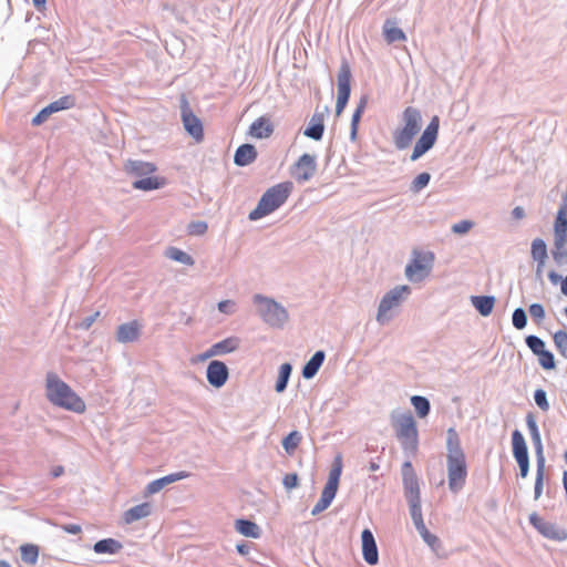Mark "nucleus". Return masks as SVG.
<instances>
[{
    "mask_svg": "<svg viewBox=\"0 0 567 567\" xmlns=\"http://www.w3.org/2000/svg\"><path fill=\"white\" fill-rule=\"evenodd\" d=\"M392 425L404 453L414 455L419 445V432L412 413L408 411L392 414Z\"/></svg>",
    "mask_w": 567,
    "mask_h": 567,
    "instance_id": "20e7f679",
    "label": "nucleus"
},
{
    "mask_svg": "<svg viewBox=\"0 0 567 567\" xmlns=\"http://www.w3.org/2000/svg\"><path fill=\"white\" fill-rule=\"evenodd\" d=\"M100 316V312L96 311L95 313L91 315V316H87L85 317L81 323H80V328L84 329V330H87L91 328V326L94 323V321L96 320V318Z\"/></svg>",
    "mask_w": 567,
    "mask_h": 567,
    "instance_id": "052dcab7",
    "label": "nucleus"
},
{
    "mask_svg": "<svg viewBox=\"0 0 567 567\" xmlns=\"http://www.w3.org/2000/svg\"><path fill=\"white\" fill-rule=\"evenodd\" d=\"M291 372L292 365L290 363L286 362L280 365L277 382L275 385L276 392L282 393L287 389Z\"/></svg>",
    "mask_w": 567,
    "mask_h": 567,
    "instance_id": "e433bc0d",
    "label": "nucleus"
},
{
    "mask_svg": "<svg viewBox=\"0 0 567 567\" xmlns=\"http://www.w3.org/2000/svg\"><path fill=\"white\" fill-rule=\"evenodd\" d=\"M383 34L388 43L404 41L406 39L405 33L395 25L394 21L391 20H386L384 22Z\"/></svg>",
    "mask_w": 567,
    "mask_h": 567,
    "instance_id": "72a5a7b5",
    "label": "nucleus"
},
{
    "mask_svg": "<svg viewBox=\"0 0 567 567\" xmlns=\"http://www.w3.org/2000/svg\"><path fill=\"white\" fill-rule=\"evenodd\" d=\"M337 492L338 491L324 486L319 501L311 511V515L316 516L326 511L331 505Z\"/></svg>",
    "mask_w": 567,
    "mask_h": 567,
    "instance_id": "f704fd0d",
    "label": "nucleus"
},
{
    "mask_svg": "<svg viewBox=\"0 0 567 567\" xmlns=\"http://www.w3.org/2000/svg\"><path fill=\"white\" fill-rule=\"evenodd\" d=\"M537 357L539 358V364L543 369L551 370L556 367L554 354L550 351L545 349Z\"/></svg>",
    "mask_w": 567,
    "mask_h": 567,
    "instance_id": "603ef678",
    "label": "nucleus"
},
{
    "mask_svg": "<svg viewBox=\"0 0 567 567\" xmlns=\"http://www.w3.org/2000/svg\"><path fill=\"white\" fill-rule=\"evenodd\" d=\"M302 440V435L298 431L290 432L286 437H284L281 444L284 450L289 454H293L298 445Z\"/></svg>",
    "mask_w": 567,
    "mask_h": 567,
    "instance_id": "37998d69",
    "label": "nucleus"
},
{
    "mask_svg": "<svg viewBox=\"0 0 567 567\" xmlns=\"http://www.w3.org/2000/svg\"><path fill=\"white\" fill-rule=\"evenodd\" d=\"M45 398L54 406L74 412L85 411L84 401L55 372L45 375Z\"/></svg>",
    "mask_w": 567,
    "mask_h": 567,
    "instance_id": "f03ea898",
    "label": "nucleus"
},
{
    "mask_svg": "<svg viewBox=\"0 0 567 567\" xmlns=\"http://www.w3.org/2000/svg\"><path fill=\"white\" fill-rule=\"evenodd\" d=\"M362 555L367 564L373 566L379 561L378 546L372 532L365 528L361 533Z\"/></svg>",
    "mask_w": 567,
    "mask_h": 567,
    "instance_id": "6ab92c4d",
    "label": "nucleus"
},
{
    "mask_svg": "<svg viewBox=\"0 0 567 567\" xmlns=\"http://www.w3.org/2000/svg\"><path fill=\"white\" fill-rule=\"evenodd\" d=\"M411 403L414 406L419 417L423 419L429 415L431 411V404L427 398L422 395H413Z\"/></svg>",
    "mask_w": 567,
    "mask_h": 567,
    "instance_id": "a19ab883",
    "label": "nucleus"
},
{
    "mask_svg": "<svg viewBox=\"0 0 567 567\" xmlns=\"http://www.w3.org/2000/svg\"><path fill=\"white\" fill-rule=\"evenodd\" d=\"M411 293V288L406 285L396 286L388 291L380 301L377 321L381 324L392 319L391 310L398 308L403 300Z\"/></svg>",
    "mask_w": 567,
    "mask_h": 567,
    "instance_id": "6e6552de",
    "label": "nucleus"
},
{
    "mask_svg": "<svg viewBox=\"0 0 567 567\" xmlns=\"http://www.w3.org/2000/svg\"><path fill=\"white\" fill-rule=\"evenodd\" d=\"M446 452L449 488L452 493L456 494L465 485L467 465L458 433L454 427H450L446 431Z\"/></svg>",
    "mask_w": 567,
    "mask_h": 567,
    "instance_id": "f257e3e1",
    "label": "nucleus"
},
{
    "mask_svg": "<svg viewBox=\"0 0 567 567\" xmlns=\"http://www.w3.org/2000/svg\"><path fill=\"white\" fill-rule=\"evenodd\" d=\"M341 472H342L341 456H337L334 458V462L330 470L328 482L326 483L324 486L332 488L334 491H338Z\"/></svg>",
    "mask_w": 567,
    "mask_h": 567,
    "instance_id": "58836bf2",
    "label": "nucleus"
},
{
    "mask_svg": "<svg viewBox=\"0 0 567 567\" xmlns=\"http://www.w3.org/2000/svg\"><path fill=\"white\" fill-rule=\"evenodd\" d=\"M512 446L513 455L517 463L529 460L526 441L522 432L518 430H515L512 433Z\"/></svg>",
    "mask_w": 567,
    "mask_h": 567,
    "instance_id": "412c9836",
    "label": "nucleus"
},
{
    "mask_svg": "<svg viewBox=\"0 0 567 567\" xmlns=\"http://www.w3.org/2000/svg\"><path fill=\"white\" fill-rule=\"evenodd\" d=\"M282 484L287 491H291L299 486V477L296 473L286 474Z\"/></svg>",
    "mask_w": 567,
    "mask_h": 567,
    "instance_id": "4d7b16f0",
    "label": "nucleus"
},
{
    "mask_svg": "<svg viewBox=\"0 0 567 567\" xmlns=\"http://www.w3.org/2000/svg\"><path fill=\"white\" fill-rule=\"evenodd\" d=\"M329 111L328 106H324L321 111L318 109L311 116L308 126L303 131V135L313 140L320 141L324 132V115Z\"/></svg>",
    "mask_w": 567,
    "mask_h": 567,
    "instance_id": "a211bd4d",
    "label": "nucleus"
},
{
    "mask_svg": "<svg viewBox=\"0 0 567 567\" xmlns=\"http://www.w3.org/2000/svg\"><path fill=\"white\" fill-rule=\"evenodd\" d=\"M123 548V545L114 538H104L93 545V550L96 554L114 555Z\"/></svg>",
    "mask_w": 567,
    "mask_h": 567,
    "instance_id": "2f4dec72",
    "label": "nucleus"
},
{
    "mask_svg": "<svg viewBox=\"0 0 567 567\" xmlns=\"http://www.w3.org/2000/svg\"><path fill=\"white\" fill-rule=\"evenodd\" d=\"M434 254L413 250V258L405 267V277L411 282H420L425 279L433 267Z\"/></svg>",
    "mask_w": 567,
    "mask_h": 567,
    "instance_id": "1a4fd4ad",
    "label": "nucleus"
},
{
    "mask_svg": "<svg viewBox=\"0 0 567 567\" xmlns=\"http://www.w3.org/2000/svg\"><path fill=\"white\" fill-rule=\"evenodd\" d=\"M187 476H188V473H186V472H177V473H172V474H168L161 478L154 480L151 483H148L147 486L145 487L144 495L148 496V495L158 493L167 485L175 483L177 481H181L183 478H186Z\"/></svg>",
    "mask_w": 567,
    "mask_h": 567,
    "instance_id": "aec40b11",
    "label": "nucleus"
},
{
    "mask_svg": "<svg viewBox=\"0 0 567 567\" xmlns=\"http://www.w3.org/2000/svg\"><path fill=\"white\" fill-rule=\"evenodd\" d=\"M256 158H257L256 147L252 144L246 143V144L240 145L236 150L235 155H234V163L237 166L244 167V166H247V165L251 164L252 162H255Z\"/></svg>",
    "mask_w": 567,
    "mask_h": 567,
    "instance_id": "4be33fe9",
    "label": "nucleus"
},
{
    "mask_svg": "<svg viewBox=\"0 0 567 567\" xmlns=\"http://www.w3.org/2000/svg\"><path fill=\"white\" fill-rule=\"evenodd\" d=\"M229 371L227 365L219 360H213L208 363L206 378L214 388H221L228 380Z\"/></svg>",
    "mask_w": 567,
    "mask_h": 567,
    "instance_id": "f3484780",
    "label": "nucleus"
},
{
    "mask_svg": "<svg viewBox=\"0 0 567 567\" xmlns=\"http://www.w3.org/2000/svg\"><path fill=\"white\" fill-rule=\"evenodd\" d=\"M545 478V464H537L536 478L534 486V498L537 501L543 494Z\"/></svg>",
    "mask_w": 567,
    "mask_h": 567,
    "instance_id": "a18cd8bd",
    "label": "nucleus"
},
{
    "mask_svg": "<svg viewBox=\"0 0 567 567\" xmlns=\"http://www.w3.org/2000/svg\"><path fill=\"white\" fill-rule=\"evenodd\" d=\"M153 506L151 503H142L124 513V520L126 524H132L136 520L145 518L152 514Z\"/></svg>",
    "mask_w": 567,
    "mask_h": 567,
    "instance_id": "cd10ccee",
    "label": "nucleus"
},
{
    "mask_svg": "<svg viewBox=\"0 0 567 567\" xmlns=\"http://www.w3.org/2000/svg\"><path fill=\"white\" fill-rule=\"evenodd\" d=\"M473 226H474V223L471 220H461V221L452 225L451 230L454 234L464 235L467 231H470L473 228Z\"/></svg>",
    "mask_w": 567,
    "mask_h": 567,
    "instance_id": "6e6d98bb",
    "label": "nucleus"
},
{
    "mask_svg": "<svg viewBox=\"0 0 567 567\" xmlns=\"http://www.w3.org/2000/svg\"><path fill=\"white\" fill-rule=\"evenodd\" d=\"M403 126L398 127L392 134V141L396 150L408 148L422 127L420 110L408 106L402 113Z\"/></svg>",
    "mask_w": 567,
    "mask_h": 567,
    "instance_id": "39448f33",
    "label": "nucleus"
},
{
    "mask_svg": "<svg viewBox=\"0 0 567 567\" xmlns=\"http://www.w3.org/2000/svg\"><path fill=\"white\" fill-rule=\"evenodd\" d=\"M532 436V441H533V444L535 446V450H536V463L537 464H545L546 463V460H545V456H544V453H543V443H542V437H540V433H534V434H530Z\"/></svg>",
    "mask_w": 567,
    "mask_h": 567,
    "instance_id": "3c124183",
    "label": "nucleus"
},
{
    "mask_svg": "<svg viewBox=\"0 0 567 567\" xmlns=\"http://www.w3.org/2000/svg\"><path fill=\"white\" fill-rule=\"evenodd\" d=\"M410 515L417 533L420 534L424 543L427 544V546L433 550V553L440 556L442 550V543L437 536L430 533L429 529L426 528L423 520L422 509L411 512Z\"/></svg>",
    "mask_w": 567,
    "mask_h": 567,
    "instance_id": "2eb2a0df",
    "label": "nucleus"
},
{
    "mask_svg": "<svg viewBox=\"0 0 567 567\" xmlns=\"http://www.w3.org/2000/svg\"><path fill=\"white\" fill-rule=\"evenodd\" d=\"M125 171L130 175L144 177L147 176L156 171L155 164L151 162H143V161H127L125 163Z\"/></svg>",
    "mask_w": 567,
    "mask_h": 567,
    "instance_id": "a878e982",
    "label": "nucleus"
},
{
    "mask_svg": "<svg viewBox=\"0 0 567 567\" xmlns=\"http://www.w3.org/2000/svg\"><path fill=\"white\" fill-rule=\"evenodd\" d=\"M553 339L559 353L567 358V332L564 330H558L555 332Z\"/></svg>",
    "mask_w": 567,
    "mask_h": 567,
    "instance_id": "09e8293b",
    "label": "nucleus"
},
{
    "mask_svg": "<svg viewBox=\"0 0 567 567\" xmlns=\"http://www.w3.org/2000/svg\"><path fill=\"white\" fill-rule=\"evenodd\" d=\"M440 128V118L439 116H433L425 130L423 131L420 138L416 141L413 152L410 156L412 162L417 161L422 157L426 152H429L435 144L437 140Z\"/></svg>",
    "mask_w": 567,
    "mask_h": 567,
    "instance_id": "9b49d317",
    "label": "nucleus"
},
{
    "mask_svg": "<svg viewBox=\"0 0 567 567\" xmlns=\"http://www.w3.org/2000/svg\"><path fill=\"white\" fill-rule=\"evenodd\" d=\"M235 528L236 530L246 536L251 538H259L261 535L260 527L250 519L239 518L235 522Z\"/></svg>",
    "mask_w": 567,
    "mask_h": 567,
    "instance_id": "c756f323",
    "label": "nucleus"
},
{
    "mask_svg": "<svg viewBox=\"0 0 567 567\" xmlns=\"http://www.w3.org/2000/svg\"><path fill=\"white\" fill-rule=\"evenodd\" d=\"M529 523L534 528L537 529L539 534L544 537L555 540V542H564L567 539V529L560 527L556 523L547 522L543 519L536 512L529 515Z\"/></svg>",
    "mask_w": 567,
    "mask_h": 567,
    "instance_id": "ddd939ff",
    "label": "nucleus"
},
{
    "mask_svg": "<svg viewBox=\"0 0 567 567\" xmlns=\"http://www.w3.org/2000/svg\"><path fill=\"white\" fill-rule=\"evenodd\" d=\"M530 317L536 321L540 322L545 318V309L540 303H532L528 308Z\"/></svg>",
    "mask_w": 567,
    "mask_h": 567,
    "instance_id": "5fc2aeb1",
    "label": "nucleus"
},
{
    "mask_svg": "<svg viewBox=\"0 0 567 567\" xmlns=\"http://www.w3.org/2000/svg\"><path fill=\"white\" fill-rule=\"evenodd\" d=\"M431 175L426 172L419 174L411 183L410 189L413 193H419L429 185Z\"/></svg>",
    "mask_w": 567,
    "mask_h": 567,
    "instance_id": "8fccbe9b",
    "label": "nucleus"
},
{
    "mask_svg": "<svg viewBox=\"0 0 567 567\" xmlns=\"http://www.w3.org/2000/svg\"><path fill=\"white\" fill-rule=\"evenodd\" d=\"M513 216L517 219H520L525 216V210L523 207L517 206L513 209Z\"/></svg>",
    "mask_w": 567,
    "mask_h": 567,
    "instance_id": "774afa93",
    "label": "nucleus"
},
{
    "mask_svg": "<svg viewBox=\"0 0 567 567\" xmlns=\"http://www.w3.org/2000/svg\"><path fill=\"white\" fill-rule=\"evenodd\" d=\"M404 497L409 504L410 513L422 509L419 477L410 461H405L401 467Z\"/></svg>",
    "mask_w": 567,
    "mask_h": 567,
    "instance_id": "0eeeda50",
    "label": "nucleus"
},
{
    "mask_svg": "<svg viewBox=\"0 0 567 567\" xmlns=\"http://www.w3.org/2000/svg\"><path fill=\"white\" fill-rule=\"evenodd\" d=\"M317 172V161L315 155L303 154L293 165L292 175L298 183L310 181Z\"/></svg>",
    "mask_w": 567,
    "mask_h": 567,
    "instance_id": "dca6fc26",
    "label": "nucleus"
},
{
    "mask_svg": "<svg viewBox=\"0 0 567 567\" xmlns=\"http://www.w3.org/2000/svg\"><path fill=\"white\" fill-rule=\"evenodd\" d=\"M274 133V126L269 118L258 117L249 127V134L255 138H267Z\"/></svg>",
    "mask_w": 567,
    "mask_h": 567,
    "instance_id": "393cba45",
    "label": "nucleus"
},
{
    "mask_svg": "<svg viewBox=\"0 0 567 567\" xmlns=\"http://www.w3.org/2000/svg\"><path fill=\"white\" fill-rule=\"evenodd\" d=\"M527 315L523 308L519 307L513 311L512 322L517 330H523L527 326Z\"/></svg>",
    "mask_w": 567,
    "mask_h": 567,
    "instance_id": "49530a36",
    "label": "nucleus"
},
{
    "mask_svg": "<svg viewBox=\"0 0 567 567\" xmlns=\"http://www.w3.org/2000/svg\"><path fill=\"white\" fill-rule=\"evenodd\" d=\"M292 188L291 182L279 183L268 188L260 197L256 208L249 213L248 218L258 220L278 209L286 203Z\"/></svg>",
    "mask_w": 567,
    "mask_h": 567,
    "instance_id": "7ed1b4c3",
    "label": "nucleus"
},
{
    "mask_svg": "<svg viewBox=\"0 0 567 567\" xmlns=\"http://www.w3.org/2000/svg\"><path fill=\"white\" fill-rule=\"evenodd\" d=\"M21 559L25 564L34 565L39 558V547L33 544H24L20 547Z\"/></svg>",
    "mask_w": 567,
    "mask_h": 567,
    "instance_id": "79ce46f5",
    "label": "nucleus"
},
{
    "mask_svg": "<svg viewBox=\"0 0 567 567\" xmlns=\"http://www.w3.org/2000/svg\"><path fill=\"white\" fill-rule=\"evenodd\" d=\"M75 96L74 95H64L53 102H51L49 105L43 107L31 121L32 125L39 126L43 124L50 115L53 113L69 110L75 105Z\"/></svg>",
    "mask_w": 567,
    "mask_h": 567,
    "instance_id": "4468645a",
    "label": "nucleus"
},
{
    "mask_svg": "<svg viewBox=\"0 0 567 567\" xmlns=\"http://www.w3.org/2000/svg\"><path fill=\"white\" fill-rule=\"evenodd\" d=\"M534 400H535V403L537 404V406L542 411L547 412L549 410L550 405H549V402L547 400V393H546L545 390L537 389L534 392Z\"/></svg>",
    "mask_w": 567,
    "mask_h": 567,
    "instance_id": "864d4df0",
    "label": "nucleus"
},
{
    "mask_svg": "<svg viewBox=\"0 0 567 567\" xmlns=\"http://www.w3.org/2000/svg\"><path fill=\"white\" fill-rule=\"evenodd\" d=\"M254 302L258 306V313L262 320L272 328H282L289 319L287 309L271 298L255 295Z\"/></svg>",
    "mask_w": 567,
    "mask_h": 567,
    "instance_id": "423d86ee",
    "label": "nucleus"
},
{
    "mask_svg": "<svg viewBox=\"0 0 567 567\" xmlns=\"http://www.w3.org/2000/svg\"><path fill=\"white\" fill-rule=\"evenodd\" d=\"M207 230V224L205 221H192L188 225V231L190 235H203Z\"/></svg>",
    "mask_w": 567,
    "mask_h": 567,
    "instance_id": "13d9d810",
    "label": "nucleus"
},
{
    "mask_svg": "<svg viewBox=\"0 0 567 567\" xmlns=\"http://www.w3.org/2000/svg\"><path fill=\"white\" fill-rule=\"evenodd\" d=\"M530 254L533 259L539 262V266H544L548 257L546 243L542 238L534 239L532 243Z\"/></svg>",
    "mask_w": 567,
    "mask_h": 567,
    "instance_id": "c9c22d12",
    "label": "nucleus"
},
{
    "mask_svg": "<svg viewBox=\"0 0 567 567\" xmlns=\"http://www.w3.org/2000/svg\"><path fill=\"white\" fill-rule=\"evenodd\" d=\"M471 302L474 306V308L480 312V315L487 317L493 311L494 303H495V297H493V296H472Z\"/></svg>",
    "mask_w": 567,
    "mask_h": 567,
    "instance_id": "7c9ffc66",
    "label": "nucleus"
},
{
    "mask_svg": "<svg viewBox=\"0 0 567 567\" xmlns=\"http://www.w3.org/2000/svg\"><path fill=\"white\" fill-rule=\"evenodd\" d=\"M179 110L183 126L185 131L197 142L204 140V128L202 121L192 111L188 100L185 94L179 97Z\"/></svg>",
    "mask_w": 567,
    "mask_h": 567,
    "instance_id": "f8f14e48",
    "label": "nucleus"
},
{
    "mask_svg": "<svg viewBox=\"0 0 567 567\" xmlns=\"http://www.w3.org/2000/svg\"><path fill=\"white\" fill-rule=\"evenodd\" d=\"M548 279L550 280L551 284L557 285L558 282L561 284L563 277L558 275L556 271H550L548 274Z\"/></svg>",
    "mask_w": 567,
    "mask_h": 567,
    "instance_id": "338daca9",
    "label": "nucleus"
},
{
    "mask_svg": "<svg viewBox=\"0 0 567 567\" xmlns=\"http://www.w3.org/2000/svg\"><path fill=\"white\" fill-rule=\"evenodd\" d=\"M217 307L220 312L229 315L234 311L235 302L233 300H223L218 302Z\"/></svg>",
    "mask_w": 567,
    "mask_h": 567,
    "instance_id": "bf43d9fd",
    "label": "nucleus"
},
{
    "mask_svg": "<svg viewBox=\"0 0 567 567\" xmlns=\"http://www.w3.org/2000/svg\"><path fill=\"white\" fill-rule=\"evenodd\" d=\"M140 337V324L131 321L118 326L116 331V340L121 343H128L137 340Z\"/></svg>",
    "mask_w": 567,
    "mask_h": 567,
    "instance_id": "5701e85b",
    "label": "nucleus"
},
{
    "mask_svg": "<svg viewBox=\"0 0 567 567\" xmlns=\"http://www.w3.org/2000/svg\"><path fill=\"white\" fill-rule=\"evenodd\" d=\"M240 340L237 337H229L210 347V353L224 355L236 351L239 348Z\"/></svg>",
    "mask_w": 567,
    "mask_h": 567,
    "instance_id": "c85d7f7f",
    "label": "nucleus"
},
{
    "mask_svg": "<svg viewBox=\"0 0 567 567\" xmlns=\"http://www.w3.org/2000/svg\"><path fill=\"white\" fill-rule=\"evenodd\" d=\"M62 529L68 533V534H72V535H78L81 533L82 528L80 525L78 524H66V525H63L62 526Z\"/></svg>",
    "mask_w": 567,
    "mask_h": 567,
    "instance_id": "e2e57ef3",
    "label": "nucleus"
},
{
    "mask_svg": "<svg viewBox=\"0 0 567 567\" xmlns=\"http://www.w3.org/2000/svg\"><path fill=\"white\" fill-rule=\"evenodd\" d=\"M326 359V353L322 350H318L315 354L306 362L302 368L301 374L306 380H310L315 378L321 368L323 361Z\"/></svg>",
    "mask_w": 567,
    "mask_h": 567,
    "instance_id": "b1692460",
    "label": "nucleus"
},
{
    "mask_svg": "<svg viewBox=\"0 0 567 567\" xmlns=\"http://www.w3.org/2000/svg\"><path fill=\"white\" fill-rule=\"evenodd\" d=\"M526 424H527V427H528L530 434L539 432L537 423H536V420H535V416H534L533 413H528L526 415Z\"/></svg>",
    "mask_w": 567,
    "mask_h": 567,
    "instance_id": "680f3d73",
    "label": "nucleus"
},
{
    "mask_svg": "<svg viewBox=\"0 0 567 567\" xmlns=\"http://www.w3.org/2000/svg\"><path fill=\"white\" fill-rule=\"evenodd\" d=\"M368 100H369L368 95H362L353 114H352L351 130H350V140L351 141H355V138H357L358 126H359L361 116L364 112V109L368 104Z\"/></svg>",
    "mask_w": 567,
    "mask_h": 567,
    "instance_id": "473e14b6",
    "label": "nucleus"
},
{
    "mask_svg": "<svg viewBox=\"0 0 567 567\" xmlns=\"http://www.w3.org/2000/svg\"><path fill=\"white\" fill-rule=\"evenodd\" d=\"M162 185H163L162 179H159L158 177L150 176V175L144 176L140 179H136L132 183V186L135 189H141V190L158 189Z\"/></svg>",
    "mask_w": 567,
    "mask_h": 567,
    "instance_id": "4c0bfd02",
    "label": "nucleus"
},
{
    "mask_svg": "<svg viewBox=\"0 0 567 567\" xmlns=\"http://www.w3.org/2000/svg\"><path fill=\"white\" fill-rule=\"evenodd\" d=\"M236 549L240 555L246 556L248 555L250 547L248 544L241 543L236 546Z\"/></svg>",
    "mask_w": 567,
    "mask_h": 567,
    "instance_id": "69168bd1",
    "label": "nucleus"
},
{
    "mask_svg": "<svg viewBox=\"0 0 567 567\" xmlns=\"http://www.w3.org/2000/svg\"><path fill=\"white\" fill-rule=\"evenodd\" d=\"M519 466V474L523 478H526L529 473V460L517 463Z\"/></svg>",
    "mask_w": 567,
    "mask_h": 567,
    "instance_id": "0e129e2a",
    "label": "nucleus"
},
{
    "mask_svg": "<svg viewBox=\"0 0 567 567\" xmlns=\"http://www.w3.org/2000/svg\"><path fill=\"white\" fill-rule=\"evenodd\" d=\"M351 68L349 62L346 59H342L338 76H337V84H338V97L336 103V115L339 116L344 107L348 104L350 93H351Z\"/></svg>",
    "mask_w": 567,
    "mask_h": 567,
    "instance_id": "9d476101",
    "label": "nucleus"
},
{
    "mask_svg": "<svg viewBox=\"0 0 567 567\" xmlns=\"http://www.w3.org/2000/svg\"><path fill=\"white\" fill-rule=\"evenodd\" d=\"M554 231L567 234V194L564 195L563 204L557 213Z\"/></svg>",
    "mask_w": 567,
    "mask_h": 567,
    "instance_id": "ea45409f",
    "label": "nucleus"
},
{
    "mask_svg": "<svg viewBox=\"0 0 567 567\" xmlns=\"http://www.w3.org/2000/svg\"><path fill=\"white\" fill-rule=\"evenodd\" d=\"M566 244L567 234L554 231V249L551 250V256L557 265H561L567 261V250H565Z\"/></svg>",
    "mask_w": 567,
    "mask_h": 567,
    "instance_id": "bb28decb",
    "label": "nucleus"
},
{
    "mask_svg": "<svg viewBox=\"0 0 567 567\" xmlns=\"http://www.w3.org/2000/svg\"><path fill=\"white\" fill-rule=\"evenodd\" d=\"M166 256L174 260V261H177V262H181L183 265H187V266H193L194 265V259L190 255H188L187 252L176 248V247H169L167 250H166Z\"/></svg>",
    "mask_w": 567,
    "mask_h": 567,
    "instance_id": "c03bdc74",
    "label": "nucleus"
},
{
    "mask_svg": "<svg viewBox=\"0 0 567 567\" xmlns=\"http://www.w3.org/2000/svg\"><path fill=\"white\" fill-rule=\"evenodd\" d=\"M525 342L535 355H538L542 351L545 350L544 340L537 336H534V334L527 336L525 339Z\"/></svg>",
    "mask_w": 567,
    "mask_h": 567,
    "instance_id": "de8ad7c7",
    "label": "nucleus"
}]
</instances>
